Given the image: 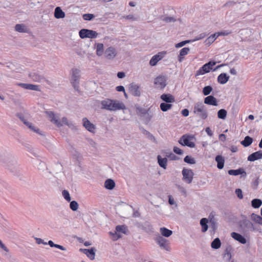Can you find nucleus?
Wrapping results in <instances>:
<instances>
[{
    "mask_svg": "<svg viewBox=\"0 0 262 262\" xmlns=\"http://www.w3.org/2000/svg\"><path fill=\"white\" fill-rule=\"evenodd\" d=\"M101 105L102 109L112 112L126 109L124 103L117 99L106 98L101 101Z\"/></svg>",
    "mask_w": 262,
    "mask_h": 262,
    "instance_id": "f257e3e1",
    "label": "nucleus"
},
{
    "mask_svg": "<svg viewBox=\"0 0 262 262\" xmlns=\"http://www.w3.org/2000/svg\"><path fill=\"white\" fill-rule=\"evenodd\" d=\"M47 114L50 120L58 127H60L64 125L68 126L70 125V123L66 117H62L60 119L59 116L57 114H55L53 112H47Z\"/></svg>",
    "mask_w": 262,
    "mask_h": 262,
    "instance_id": "f03ea898",
    "label": "nucleus"
},
{
    "mask_svg": "<svg viewBox=\"0 0 262 262\" xmlns=\"http://www.w3.org/2000/svg\"><path fill=\"white\" fill-rule=\"evenodd\" d=\"M193 113L202 119H206L208 117V113L206 107L202 102H198L194 104Z\"/></svg>",
    "mask_w": 262,
    "mask_h": 262,
    "instance_id": "7ed1b4c3",
    "label": "nucleus"
},
{
    "mask_svg": "<svg viewBox=\"0 0 262 262\" xmlns=\"http://www.w3.org/2000/svg\"><path fill=\"white\" fill-rule=\"evenodd\" d=\"M195 137L193 135L185 134L181 137L179 143L183 146H187L190 148H194L195 146L194 141Z\"/></svg>",
    "mask_w": 262,
    "mask_h": 262,
    "instance_id": "20e7f679",
    "label": "nucleus"
},
{
    "mask_svg": "<svg viewBox=\"0 0 262 262\" xmlns=\"http://www.w3.org/2000/svg\"><path fill=\"white\" fill-rule=\"evenodd\" d=\"M79 35L82 39L86 38L92 39L97 38L98 36V33L94 30L82 29L79 31Z\"/></svg>",
    "mask_w": 262,
    "mask_h": 262,
    "instance_id": "39448f33",
    "label": "nucleus"
},
{
    "mask_svg": "<svg viewBox=\"0 0 262 262\" xmlns=\"http://www.w3.org/2000/svg\"><path fill=\"white\" fill-rule=\"evenodd\" d=\"M80 71L76 68L72 69L71 71V82L75 89L78 88V81L80 77Z\"/></svg>",
    "mask_w": 262,
    "mask_h": 262,
    "instance_id": "423d86ee",
    "label": "nucleus"
},
{
    "mask_svg": "<svg viewBox=\"0 0 262 262\" xmlns=\"http://www.w3.org/2000/svg\"><path fill=\"white\" fill-rule=\"evenodd\" d=\"M166 77L164 76L159 75L155 78L154 83L155 87L157 89H163L166 85Z\"/></svg>",
    "mask_w": 262,
    "mask_h": 262,
    "instance_id": "0eeeda50",
    "label": "nucleus"
},
{
    "mask_svg": "<svg viewBox=\"0 0 262 262\" xmlns=\"http://www.w3.org/2000/svg\"><path fill=\"white\" fill-rule=\"evenodd\" d=\"M215 64L216 62L214 61H209L208 63L205 64L199 70L197 71L196 75H202L209 72L212 69V67L215 66Z\"/></svg>",
    "mask_w": 262,
    "mask_h": 262,
    "instance_id": "6e6552de",
    "label": "nucleus"
},
{
    "mask_svg": "<svg viewBox=\"0 0 262 262\" xmlns=\"http://www.w3.org/2000/svg\"><path fill=\"white\" fill-rule=\"evenodd\" d=\"M166 54V51H162L153 56L149 61L150 66L152 67L155 66L159 61L162 60L165 56Z\"/></svg>",
    "mask_w": 262,
    "mask_h": 262,
    "instance_id": "1a4fd4ad",
    "label": "nucleus"
},
{
    "mask_svg": "<svg viewBox=\"0 0 262 262\" xmlns=\"http://www.w3.org/2000/svg\"><path fill=\"white\" fill-rule=\"evenodd\" d=\"M183 180L188 184L192 182L193 177V172L191 169L184 168L182 170Z\"/></svg>",
    "mask_w": 262,
    "mask_h": 262,
    "instance_id": "9d476101",
    "label": "nucleus"
},
{
    "mask_svg": "<svg viewBox=\"0 0 262 262\" xmlns=\"http://www.w3.org/2000/svg\"><path fill=\"white\" fill-rule=\"evenodd\" d=\"M105 57L108 60H112L115 58L117 55L116 49L113 47H108L104 52Z\"/></svg>",
    "mask_w": 262,
    "mask_h": 262,
    "instance_id": "9b49d317",
    "label": "nucleus"
},
{
    "mask_svg": "<svg viewBox=\"0 0 262 262\" xmlns=\"http://www.w3.org/2000/svg\"><path fill=\"white\" fill-rule=\"evenodd\" d=\"M20 119L21 121L32 131L39 135H42L41 132L38 128L34 125L31 122L28 121L24 117H20Z\"/></svg>",
    "mask_w": 262,
    "mask_h": 262,
    "instance_id": "f8f14e48",
    "label": "nucleus"
},
{
    "mask_svg": "<svg viewBox=\"0 0 262 262\" xmlns=\"http://www.w3.org/2000/svg\"><path fill=\"white\" fill-rule=\"evenodd\" d=\"M82 124L85 128L92 133H95L96 132L95 125L91 123L86 118L82 119Z\"/></svg>",
    "mask_w": 262,
    "mask_h": 262,
    "instance_id": "ddd939ff",
    "label": "nucleus"
},
{
    "mask_svg": "<svg viewBox=\"0 0 262 262\" xmlns=\"http://www.w3.org/2000/svg\"><path fill=\"white\" fill-rule=\"evenodd\" d=\"M156 242L161 248L168 250V241L163 236H158L156 238Z\"/></svg>",
    "mask_w": 262,
    "mask_h": 262,
    "instance_id": "4468645a",
    "label": "nucleus"
},
{
    "mask_svg": "<svg viewBox=\"0 0 262 262\" xmlns=\"http://www.w3.org/2000/svg\"><path fill=\"white\" fill-rule=\"evenodd\" d=\"M129 90L130 93L134 96H139L141 94L139 86L135 83H132L129 85Z\"/></svg>",
    "mask_w": 262,
    "mask_h": 262,
    "instance_id": "2eb2a0df",
    "label": "nucleus"
},
{
    "mask_svg": "<svg viewBox=\"0 0 262 262\" xmlns=\"http://www.w3.org/2000/svg\"><path fill=\"white\" fill-rule=\"evenodd\" d=\"M16 84L26 90L36 91L39 90V86L37 85L24 83H17Z\"/></svg>",
    "mask_w": 262,
    "mask_h": 262,
    "instance_id": "dca6fc26",
    "label": "nucleus"
},
{
    "mask_svg": "<svg viewBox=\"0 0 262 262\" xmlns=\"http://www.w3.org/2000/svg\"><path fill=\"white\" fill-rule=\"evenodd\" d=\"M80 251L84 253L91 260H94L95 257V250L94 248L91 249H80Z\"/></svg>",
    "mask_w": 262,
    "mask_h": 262,
    "instance_id": "f3484780",
    "label": "nucleus"
},
{
    "mask_svg": "<svg viewBox=\"0 0 262 262\" xmlns=\"http://www.w3.org/2000/svg\"><path fill=\"white\" fill-rule=\"evenodd\" d=\"M262 159V150L252 153L248 157V161L253 162Z\"/></svg>",
    "mask_w": 262,
    "mask_h": 262,
    "instance_id": "a211bd4d",
    "label": "nucleus"
},
{
    "mask_svg": "<svg viewBox=\"0 0 262 262\" xmlns=\"http://www.w3.org/2000/svg\"><path fill=\"white\" fill-rule=\"evenodd\" d=\"M94 48L96 49V54L98 56L100 57L104 53L105 51H104V45L103 43H95Z\"/></svg>",
    "mask_w": 262,
    "mask_h": 262,
    "instance_id": "6ab92c4d",
    "label": "nucleus"
},
{
    "mask_svg": "<svg viewBox=\"0 0 262 262\" xmlns=\"http://www.w3.org/2000/svg\"><path fill=\"white\" fill-rule=\"evenodd\" d=\"M204 103L208 105L213 106L217 105V102L216 99L213 96H208L204 99Z\"/></svg>",
    "mask_w": 262,
    "mask_h": 262,
    "instance_id": "aec40b11",
    "label": "nucleus"
},
{
    "mask_svg": "<svg viewBox=\"0 0 262 262\" xmlns=\"http://www.w3.org/2000/svg\"><path fill=\"white\" fill-rule=\"evenodd\" d=\"M231 236L235 240L238 241L242 244H245L247 242L246 239L243 235L239 233L236 232H232Z\"/></svg>",
    "mask_w": 262,
    "mask_h": 262,
    "instance_id": "412c9836",
    "label": "nucleus"
},
{
    "mask_svg": "<svg viewBox=\"0 0 262 262\" xmlns=\"http://www.w3.org/2000/svg\"><path fill=\"white\" fill-rule=\"evenodd\" d=\"M160 98L165 102V103H173L175 101L174 97L171 94H163L160 96Z\"/></svg>",
    "mask_w": 262,
    "mask_h": 262,
    "instance_id": "4be33fe9",
    "label": "nucleus"
},
{
    "mask_svg": "<svg viewBox=\"0 0 262 262\" xmlns=\"http://www.w3.org/2000/svg\"><path fill=\"white\" fill-rule=\"evenodd\" d=\"M158 163L160 167H162L164 169L167 168V158H162L161 156L158 155L157 156Z\"/></svg>",
    "mask_w": 262,
    "mask_h": 262,
    "instance_id": "5701e85b",
    "label": "nucleus"
},
{
    "mask_svg": "<svg viewBox=\"0 0 262 262\" xmlns=\"http://www.w3.org/2000/svg\"><path fill=\"white\" fill-rule=\"evenodd\" d=\"M65 13L62 10L60 7H57L55 8L54 11V17L56 18H63L65 17Z\"/></svg>",
    "mask_w": 262,
    "mask_h": 262,
    "instance_id": "b1692460",
    "label": "nucleus"
},
{
    "mask_svg": "<svg viewBox=\"0 0 262 262\" xmlns=\"http://www.w3.org/2000/svg\"><path fill=\"white\" fill-rule=\"evenodd\" d=\"M229 76H228L226 73H222L217 77L218 82L222 84H224L227 82L229 80Z\"/></svg>",
    "mask_w": 262,
    "mask_h": 262,
    "instance_id": "393cba45",
    "label": "nucleus"
},
{
    "mask_svg": "<svg viewBox=\"0 0 262 262\" xmlns=\"http://www.w3.org/2000/svg\"><path fill=\"white\" fill-rule=\"evenodd\" d=\"M190 49L189 48H183L180 51L179 55L178 56V60L179 62L182 61L183 57L186 55L189 52Z\"/></svg>",
    "mask_w": 262,
    "mask_h": 262,
    "instance_id": "a878e982",
    "label": "nucleus"
},
{
    "mask_svg": "<svg viewBox=\"0 0 262 262\" xmlns=\"http://www.w3.org/2000/svg\"><path fill=\"white\" fill-rule=\"evenodd\" d=\"M215 161L217 162V167L219 169H221L224 167L225 160L224 158L220 155H218L215 157Z\"/></svg>",
    "mask_w": 262,
    "mask_h": 262,
    "instance_id": "bb28decb",
    "label": "nucleus"
},
{
    "mask_svg": "<svg viewBox=\"0 0 262 262\" xmlns=\"http://www.w3.org/2000/svg\"><path fill=\"white\" fill-rule=\"evenodd\" d=\"M160 232L162 236L168 237L172 234V231L167 229L165 227H161L160 229Z\"/></svg>",
    "mask_w": 262,
    "mask_h": 262,
    "instance_id": "cd10ccee",
    "label": "nucleus"
},
{
    "mask_svg": "<svg viewBox=\"0 0 262 262\" xmlns=\"http://www.w3.org/2000/svg\"><path fill=\"white\" fill-rule=\"evenodd\" d=\"M115 186V183L114 180L112 179H107L104 183V187L106 189L112 190Z\"/></svg>",
    "mask_w": 262,
    "mask_h": 262,
    "instance_id": "c85d7f7f",
    "label": "nucleus"
},
{
    "mask_svg": "<svg viewBox=\"0 0 262 262\" xmlns=\"http://www.w3.org/2000/svg\"><path fill=\"white\" fill-rule=\"evenodd\" d=\"M253 142V139L249 136L245 137L244 140L241 142V144L244 147H248L250 146Z\"/></svg>",
    "mask_w": 262,
    "mask_h": 262,
    "instance_id": "c756f323",
    "label": "nucleus"
},
{
    "mask_svg": "<svg viewBox=\"0 0 262 262\" xmlns=\"http://www.w3.org/2000/svg\"><path fill=\"white\" fill-rule=\"evenodd\" d=\"M208 221L206 218H203L200 221V224L202 226V231L205 232L208 228Z\"/></svg>",
    "mask_w": 262,
    "mask_h": 262,
    "instance_id": "7c9ffc66",
    "label": "nucleus"
},
{
    "mask_svg": "<svg viewBox=\"0 0 262 262\" xmlns=\"http://www.w3.org/2000/svg\"><path fill=\"white\" fill-rule=\"evenodd\" d=\"M241 226L247 229H251L253 228L252 223L248 220H244L242 221Z\"/></svg>",
    "mask_w": 262,
    "mask_h": 262,
    "instance_id": "2f4dec72",
    "label": "nucleus"
},
{
    "mask_svg": "<svg viewBox=\"0 0 262 262\" xmlns=\"http://www.w3.org/2000/svg\"><path fill=\"white\" fill-rule=\"evenodd\" d=\"M262 205V201L259 199H254L251 201V206L254 208H258Z\"/></svg>",
    "mask_w": 262,
    "mask_h": 262,
    "instance_id": "473e14b6",
    "label": "nucleus"
},
{
    "mask_svg": "<svg viewBox=\"0 0 262 262\" xmlns=\"http://www.w3.org/2000/svg\"><path fill=\"white\" fill-rule=\"evenodd\" d=\"M116 230L120 234H127V228L125 225H118L116 227Z\"/></svg>",
    "mask_w": 262,
    "mask_h": 262,
    "instance_id": "72a5a7b5",
    "label": "nucleus"
},
{
    "mask_svg": "<svg viewBox=\"0 0 262 262\" xmlns=\"http://www.w3.org/2000/svg\"><path fill=\"white\" fill-rule=\"evenodd\" d=\"M172 105L169 103L163 102L160 104V107L163 112H166L171 108Z\"/></svg>",
    "mask_w": 262,
    "mask_h": 262,
    "instance_id": "f704fd0d",
    "label": "nucleus"
},
{
    "mask_svg": "<svg viewBox=\"0 0 262 262\" xmlns=\"http://www.w3.org/2000/svg\"><path fill=\"white\" fill-rule=\"evenodd\" d=\"M221 246V243L219 238H215L211 244V247L212 248L214 249H217L220 248Z\"/></svg>",
    "mask_w": 262,
    "mask_h": 262,
    "instance_id": "c9c22d12",
    "label": "nucleus"
},
{
    "mask_svg": "<svg viewBox=\"0 0 262 262\" xmlns=\"http://www.w3.org/2000/svg\"><path fill=\"white\" fill-rule=\"evenodd\" d=\"M227 115V112L225 109H221L217 112V117L220 119L225 120Z\"/></svg>",
    "mask_w": 262,
    "mask_h": 262,
    "instance_id": "e433bc0d",
    "label": "nucleus"
},
{
    "mask_svg": "<svg viewBox=\"0 0 262 262\" xmlns=\"http://www.w3.org/2000/svg\"><path fill=\"white\" fill-rule=\"evenodd\" d=\"M109 234L112 239L114 241H117L118 239L122 237V235L118 233L116 230L115 232H110Z\"/></svg>",
    "mask_w": 262,
    "mask_h": 262,
    "instance_id": "4c0bfd02",
    "label": "nucleus"
},
{
    "mask_svg": "<svg viewBox=\"0 0 262 262\" xmlns=\"http://www.w3.org/2000/svg\"><path fill=\"white\" fill-rule=\"evenodd\" d=\"M251 219L255 223L262 225V217L260 215L252 213L251 214Z\"/></svg>",
    "mask_w": 262,
    "mask_h": 262,
    "instance_id": "58836bf2",
    "label": "nucleus"
},
{
    "mask_svg": "<svg viewBox=\"0 0 262 262\" xmlns=\"http://www.w3.org/2000/svg\"><path fill=\"white\" fill-rule=\"evenodd\" d=\"M15 30L19 32H26L27 31V28L25 25L23 24H17L15 27Z\"/></svg>",
    "mask_w": 262,
    "mask_h": 262,
    "instance_id": "ea45409f",
    "label": "nucleus"
},
{
    "mask_svg": "<svg viewBox=\"0 0 262 262\" xmlns=\"http://www.w3.org/2000/svg\"><path fill=\"white\" fill-rule=\"evenodd\" d=\"M47 244H48L51 247H55L62 251L66 250V249L64 247L58 244H55L52 241H49Z\"/></svg>",
    "mask_w": 262,
    "mask_h": 262,
    "instance_id": "a19ab883",
    "label": "nucleus"
},
{
    "mask_svg": "<svg viewBox=\"0 0 262 262\" xmlns=\"http://www.w3.org/2000/svg\"><path fill=\"white\" fill-rule=\"evenodd\" d=\"M78 207L79 205L76 201H72L70 202V208L72 210L74 211H77L78 209Z\"/></svg>",
    "mask_w": 262,
    "mask_h": 262,
    "instance_id": "79ce46f5",
    "label": "nucleus"
},
{
    "mask_svg": "<svg viewBox=\"0 0 262 262\" xmlns=\"http://www.w3.org/2000/svg\"><path fill=\"white\" fill-rule=\"evenodd\" d=\"M62 195L64 199L68 202H70L71 198L69 191L67 190H63L62 192Z\"/></svg>",
    "mask_w": 262,
    "mask_h": 262,
    "instance_id": "37998d69",
    "label": "nucleus"
},
{
    "mask_svg": "<svg viewBox=\"0 0 262 262\" xmlns=\"http://www.w3.org/2000/svg\"><path fill=\"white\" fill-rule=\"evenodd\" d=\"M212 91V88L211 86H205L203 89V93L204 95L207 96L210 94Z\"/></svg>",
    "mask_w": 262,
    "mask_h": 262,
    "instance_id": "c03bdc74",
    "label": "nucleus"
},
{
    "mask_svg": "<svg viewBox=\"0 0 262 262\" xmlns=\"http://www.w3.org/2000/svg\"><path fill=\"white\" fill-rule=\"evenodd\" d=\"M184 161L185 162L190 164H194L195 163V161L194 158L189 156H186L184 158Z\"/></svg>",
    "mask_w": 262,
    "mask_h": 262,
    "instance_id": "a18cd8bd",
    "label": "nucleus"
},
{
    "mask_svg": "<svg viewBox=\"0 0 262 262\" xmlns=\"http://www.w3.org/2000/svg\"><path fill=\"white\" fill-rule=\"evenodd\" d=\"M242 173V171L241 169H236V170H229L228 171V174L232 176H237Z\"/></svg>",
    "mask_w": 262,
    "mask_h": 262,
    "instance_id": "49530a36",
    "label": "nucleus"
},
{
    "mask_svg": "<svg viewBox=\"0 0 262 262\" xmlns=\"http://www.w3.org/2000/svg\"><path fill=\"white\" fill-rule=\"evenodd\" d=\"M191 42V41L189 40L182 41H181V42H180L179 43H176L175 45V47L176 48H181V47H182L184 46L187 43H189V42Z\"/></svg>",
    "mask_w": 262,
    "mask_h": 262,
    "instance_id": "de8ad7c7",
    "label": "nucleus"
},
{
    "mask_svg": "<svg viewBox=\"0 0 262 262\" xmlns=\"http://www.w3.org/2000/svg\"><path fill=\"white\" fill-rule=\"evenodd\" d=\"M95 16L93 14H84L82 15V17L83 19L85 20H92Z\"/></svg>",
    "mask_w": 262,
    "mask_h": 262,
    "instance_id": "09e8293b",
    "label": "nucleus"
},
{
    "mask_svg": "<svg viewBox=\"0 0 262 262\" xmlns=\"http://www.w3.org/2000/svg\"><path fill=\"white\" fill-rule=\"evenodd\" d=\"M166 156L170 160H177L179 159V158L176 156L174 154L170 152L167 153Z\"/></svg>",
    "mask_w": 262,
    "mask_h": 262,
    "instance_id": "8fccbe9b",
    "label": "nucleus"
},
{
    "mask_svg": "<svg viewBox=\"0 0 262 262\" xmlns=\"http://www.w3.org/2000/svg\"><path fill=\"white\" fill-rule=\"evenodd\" d=\"M235 194H236L237 196L239 199H242L243 198V192H242V189H241L239 188L236 189L235 190Z\"/></svg>",
    "mask_w": 262,
    "mask_h": 262,
    "instance_id": "3c124183",
    "label": "nucleus"
},
{
    "mask_svg": "<svg viewBox=\"0 0 262 262\" xmlns=\"http://www.w3.org/2000/svg\"><path fill=\"white\" fill-rule=\"evenodd\" d=\"M168 203L169 204H170L171 205H175L176 207L177 206V204L174 200V199H173V198L171 196V195H169L168 196Z\"/></svg>",
    "mask_w": 262,
    "mask_h": 262,
    "instance_id": "603ef678",
    "label": "nucleus"
},
{
    "mask_svg": "<svg viewBox=\"0 0 262 262\" xmlns=\"http://www.w3.org/2000/svg\"><path fill=\"white\" fill-rule=\"evenodd\" d=\"M207 35V34L205 33H201L200 34H199L197 37H196L193 40V41H197V40H200V39H202L204 38H205L206 36Z\"/></svg>",
    "mask_w": 262,
    "mask_h": 262,
    "instance_id": "864d4df0",
    "label": "nucleus"
},
{
    "mask_svg": "<svg viewBox=\"0 0 262 262\" xmlns=\"http://www.w3.org/2000/svg\"><path fill=\"white\" fill-rule=\"evenodd\" d=\"M162 20L166 23H169L174 21L175 19L172 17L164 16L162 18Z\"/></svg>",
    "mask_w": 262,
    "mask_h": 262,
    "instance_id": "5fc2aeb1",
    "label": "nucleus"
},
{
    "mask_svg": "<svg viewBox=\"0 0 262 262\" xmlns=\"http://www.w3.org/2000/svg\"><path fill=\"white\" fill-rule=\"evenodd\" d=\"M220 36H227L232 33V31L229 30L219 32Z\"/></svg>",
    "mask_w": 262,
    "mask_h": 262,
    "instance_id": "6e6d98bb",
    "label": "nucleus"
},
{
    "mask_svg": "<svg viewBox=\"0 0 262 262\" xmlns=\"http://www.w3.org/2000/svg\"><path fill=\"white\" fill-rule=\"evenodd\" d=\"M124 18L126 19L131 20L132 21H135V20H137V17H136L133 14H129V15H126V16H124Z\"/></svg>",
    "mask_w": 262,
    "mask_h": 262,
    "instance_id": "4d7b16f0",
    "label": "nucleus"
},
{
    "mask_svg": "<svg viewBox=\"0 0 262 262\" xmlns=\"http://www.w3.org/2000/svg\"><path fill=\"white\" fill-rule=\"evenodd\" d=\"M0 248L7 253L9 252V249L3 243L1 239H0Z\"/></svg>",
    "mask_w": 262,
    "mask_h": 262,
    "instance_id": "13d9d810",
    "label": "nucleus"
},
{
    "mask_svg": "<svg viewBox=\"0 0 262 262\" xmlns=\"http://www.w3.org/2000/svg\"><path fill=\"white\" fill-rule=\"evenodd\" d=\"M173 151L176 154H177L178 155H180L183 154V151L182 150H181L180 148L176 147V146L173 147Z\"/></svg>",
    "mask_w": 262,
    "mask_h": 262,
    "instance_id": "bf43d9fd",
    "label": "nucleus"
},
{
    "mask_svg": "<svg viewBox=\"0 0 262 262\" xmlns=\"http://www.w3.org/2000/svg\"><path fill=\"white\" fill-rule=\"evenodd\" d=\"M215 41V40H214V39L213 38V37H211V36H210L209 37H208L206 40H205V43L207 44V45H211L212 43H213L214 41Z\"/></svg>",
    "mask_w": 262,
    "mask_h": 262,
    "instance_id": "052dcab7",
    "label": "nucleus"
},
{
    "mask_svg": "<svg viewBox=\"0 0 262 262\" xmlns=\"http://www.w3.org/2000/svg\"><path fill=\"white\" fill-rule=\"evenodd\" d=\"M35 239L36 241V243L37 244H43L45 245L47 244V243L43 242V241L41 238L35 237Z\"/></svg>",
    "mask_w": 262,
    "mask_h": 262,
    "instance_id": "680f3d73",
    "label": "nucleus"
},
{
    "mask_svg": "<svg viewBox=\"0 0 262 262\" xmlns=\"http://www.w3.org/2000/svg\"><path fill=\"white\" fill-rule=\"evenodd\" d=\"M224 258L228 260H230L232 258V255L230 252H226L224 256Z\"/></svg>",
    "mask_w": 262,
    "mask_h": 262,
    "instance_id": "e2e57ef3",
    "label": "nucleus"
},
{
    "mask_svg": "<svg viewBox=\"0 0 262 262\" xmlns=\"http://www.w3.org/2000/svg\"><path fill=\"white\" fill-rule=\"evenodd\" d=\"M205 132H206V133L207 134V135L208 136H209L210 137L213 136V132H212V130H211L210 127H206L205 129Z\"/></svg>",
    "mask_w": 262,
    "mask_h": 262,
    "instance_id": "0e129e2a",
    "label": "nucleus"
},
{
    "mask_svg": "<svg viewBox=\"0 0 262 262\" xmlns=\"http://www.w3.org/2000/svg\"><path fill=\"white\" fill-rule=\"evenodd\" d=\"M179 188L180 192L182 194H183L184 195L186 196V194H187V192H186V191L185 189L184 188L182 187H181V186H179Z\"/></svg>",
    "mask_w": 262,
    "mask_h": 262,
    "instance_id": "69168bd1",
    "label": "nucleus"
},
{
    "mask_svg": "<svg viewBox=\"0 0 262 262\" xmlns=\"http://www.w3.org/2000/svg\"><path fill=\"white\" fill-rule=\"evenodd\" d=\"M181 113L184 117H187L189 115V111L185 108L182 111Z\"/></svg>",
    "mask_w": 262,
    "mask_h": 262,
    "instance_id": "338daca9",
    "label": "nucleus"
},
{
    "mask_svg": "<svg viewBox=\"0 0 262 262\" xmlns=\"http://www.w3.org/2000/svg\"><path fill=\"white\" fill-rule=\"evenodd\" d=\"M209 223L211 224L212 228H213L214 230L216 228V223L214 219H211L210 220Z\"/></svg>",
    "mask_w": 262,
    "mask_h": 262,
    "instance_id": "774afa93",
    "label": "nucleus"
}]
</instances>
